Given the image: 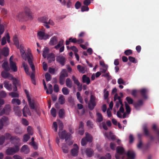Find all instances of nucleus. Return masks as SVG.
Instances as JSON below:
<instances>
[{"mask_svg":"<svg viewBox=\"0 0 159 159\" xmlns=\"http://www.w3.org/2000/svg\"><path fill=\"white\" fill-rule=\"evenodd\" d=\"M93 141V137L88 133H85V136L83 138L81 141V144L82 146H85L87 142L91 143Z\"/></svg>","mask_w":159,"mask_h":159,"instance_id":"obj_1","label":"nucleus"},{"mask_svg":"<svg viewBox=\"0 0 159 159\" xmlns=\"http://www.w3.org/2000/svg\"><path fill=\"white\" fill-rule=\"evenodd\" d=\"M19 147L18 145H15L14 147L10 148L7 149L6 153L8 155L14 154L19 150Z\"/></svg>","mask_w":159,"mask_h":159,"instance_id":"obj_2","label":"nucleus"},{"mask_svg":"<svg viewBox=\"0 0 159 159\" xmlns=\"http://www.w3.org/2000/svg\"><path fill=\"white\" fill-rule=\"evenodd\" d=\"M58 135L61 139H65V141L67 143L68 141L69 140L70 135L67 133L65 130H64L61 133L59 132Z\"/></svg>","mask_w":159,"mask_h":159,"instance_id":"obj_3","label":"nucleus"},{"mask_svg":"<svg viewBox=\"0 0 159 159\" xmlns=\"http://www.w3.org/2000/svg\"><path fill=\"white\" fill-rule=\"evenodd\" d=\"M56 61L62 66H64L65 64L66 59L64 56L60 55L56 57Z\"/></svg>","mask_w":159,"mask_h":159,"instance_id":"obj_4","label":"nucleus"},{"mask_svg":"<svg viewBox=\"0 0 159 159\" xmlns=\"http://www.w3.org/2000/svg\"><path fill=\"white\" fill-rule=\"evenodd\" d=\"M9 123L8 118L6 116H3L0 119V129H2L4 125L6 126Z\"/></svg>","mask_w":159,"mask_h":159,"instance_id":"obj_5","label":"nucleus"},{"mask_svg":"<svg viewBox=\"0 0 159 159\" xmlns=\"http://www.w3.org/2000/svg\"><path fill=\"white\" fill-rule=\"evenodd\" d=\"M37 35L38 38L40 40H46L48 39L49 37L48 34L41 31H39Z\"/></svg>","mask_w":159,"mask_h":159,"instance_id":"obj_6","label":"nucleus"},{"mask_svg":"<svg viewBox=\"0 0 159 159\" xmlns=\"http://www.w3.org/2000/svg\"><path fill=\"white\" fill-rule=\"evenodd\" d=\"M33 57L31 54L28 55L27 56V58L28 63L31 67L32 70L34 71L35 70V68L33 62Z\"/></svg>","mask_w":159,"mask_h":159,"instance_id":"obj_7","label":"nucleus"},{"mask_svg":"<svg viewBox=\"0 0 159 159\" xmlns=\"http://www.w3.org/2000/svg\"><path fill=\"white\" fill-rule=\"evenodd\" d=\"M9 54V49L7 47H5L2 49H0V58L2 56L7 57Z\"/></svg>","mask_w":159,"mask_h":159,"instance_id":"obj_8","label":"nucleus"},{"mask_svg":"<svg viewBox=\"0 0 159 159\" xmlns=\"http://www.w3.org/2000/svg\"><path fill=\"white\" fill-rule=\"evenodd\" d=\"M20 139L18 137L16 136H13L11 138V143L18 145L19 146H20Z\"/></svg>","mask_w":159,"mask_h":159,"instance_id":"obj_9","label":"nucleus"},{"mask_svg":"<svg viewBox=\"0 0 159 159\" xmlns=\"http://www.w3.org/2000/svg\"><path fill=\"white\" fill-rule=\"evenodd\" d=\"M143 100L141 99H140L137 102H134L133 103V105L136 110H139L140 107L143 105Z\"/></svg>","mask_w":159,"mask_h":159,"instance_id":"obj_10","label":"nucleus"},{"mask_svg":"<svg viewBox=\"0 0 159 159\" xmlns=\"http://www.w3.org/2000/svg\"><path fill=\"white\" fill-rule=\"evenodd\" d=\"M74 148L72 149L71 150V153L73 156H76L78 155V152L79 148L76 144H74Z\"/></svg>","mask_w":159,"mask_h":159,"instance_id":"obj_11","label":"nucleus"},{"mask_svg":"<svg viewBox=\"0 0 159 159\" xmlns=\"http://www.w3.org/2000/svg\"><path fill=\"white\" fill-rule=\"evenodd\" d=\"M139 93L141 96L144 99H147L148 98L147 94L148 93V90L146 89H143L139 90Z\"/></svg>","mask_w":159,"mask_h":159,"instance_id":"obj_12","label":"nucleus"},{"mask_svg":"<svg viewBox=\"0 0 159 159\" xmlns=\"http://www.w3.org/2000/svg\"><path fill=\"white\" fill-rule=\"evenodd\" d=\"M23 116L25 117H27L28 115L31 116V113L29 108L25 106L23 109Z\"/></svg>","mask_w":159,"mask_h":159,"instance_id":"obj_13","label":"nucleus"},{"mask_svg":"<svg viewBox=\"0 0 159 159\" xmlns=\"http://www.w3.org/2000/svg\"><path fill=\"white\" fill-rule=\"evenodd\" d=\"M47 60L49 63H51L55 61V57L54 54L52 53L49 54L47 57Z\"/></svg>","mask_w":159,"mask_h":159,"instance_id":"obj_14","label":"nucleus"},{"mask_svg":"<svg viewBox=\"0 0 159 159\" xmlns=\"http://www.w3.org/2000/svg\"><path fill=\"white\" fill-rule=\"evenodd\" d=\"M57 38L56 36H54L51 38L50 41L49 43L51 45H55L57 43Z\"/></svg>","mask_w":159,"mask_h":159,"instance_id":"obj_15","label":"nucleus"},{"mask_svg":"<svg viewBox=\"0 0 159 159\" xmlns=\"http://www.w3.org/2000/svg\"><path fill=\"white\" fill-rule=\"evenodd\" d=\"M24 10L25 14L26 16H28V19H32V17L30 9L27 7H25Z\"/></svg>","mask_w":159,"mask_h":159,"instance_id":"obj_16","label":"nucleus"},{"mask_svg":"<svg viewBox=\"0 0 159 159\" xmlns=\"http://www.w3.org/2000/svg\"><path fill=\"white\" fill-rule=\"evenodd\" d=\"M82 81L83 83H86L87 84H89L90 82L89 78L85 75L82 76Z\"/></svg>","mask_w":159,"mask_h":159,"instance_id":"obj_17","label":"nucleus"},{"mask_svg":"<svg viewBox=\"0 0 159 159\" xmlns=\"http://www.w3.org/2000/svg\"><path fill=\"white\" fill-rule=\"evenodd\" d=\"M48 19V16H44L39 17L38 19L39 22L43 23L46 24L47 23Z\"/></svg>","mask_w":159,"mask_h":159,"instance_id":"obj_18","label":"nucleus"},{"mask_svg":"<svg viewBox=\"0 0 159 159\" xmlns=\"http://www.w3.org/2000/svg\"><path fill=\"white\" fill-rule=\"evenodd\" d=\"M10 66L11 69L14 72L17 71V68L16 63L12 61H10Z\"/></svg>","mask_w":159,"mask_h":159,"instance_id":"obj_19","label":"nucleus"},{"mask_svg":"<svg viewBox=\"0 0 159 159\" xmlns=\"http://www.w3.org/2000/svg\"><path fill=\"white\" fill-rule=\"evenodd\" d=\"M17 19L20 20H26L25 17L24 16V13L22 12H20L16 16Z\"/></svg>","mask_w":159,"mask_h":159,"instance_id":"obj_20","label":"nucleus"},{"mask_svg":"<svg viewBox=\"0 0 159 159\" xmlns=\"http://www.w3.org/2000/svg\"><path fill=\"white\" fill-rule=\"evenodd\" d=\"M126 155L128 157L131 159H134L135 155L134 152L133 151H128Z\"/></svg>","mask_w":159,"mask_h":159,"instance_id":"obj_21","label":"nucleus"},{"mask_svg":"<svg viewBox=\"0 0 159 159\" xmlns=\"http://www.w3.org/2000/svg\"><path fill=\"white\" fill-rule=\"evenodd\" d=\"M93 151L92 149L90 148H87L85 150V153L87 156L91 157L93 153Z\"/></svg>","mask_w":159,"mask_h":159,"instance_id":"obj_22","label":"nucleus"},{"mask_svg":"<svg viewBox=\"0 0 159 159\" xmlns=\"http://www.w3.org/2000/svg\"><path fill=\"white\" fill-rule=\"evenodd\" d=\"M21 151L25 154H28L29 152V149L28 146L26 145H23L21 148Z\"/></svg>","mask_w":159,"mask_h":159,"instance_id":"obj_23","label":"nucleus"},{"mask_svg":"<svg viewBox=\"0 0 159 159\" xmlns=\"http://www.w3.org/2000/svg\"><path fill=\"white\" fill-rule=\"evenodd\" d=\"M5 114L6 115H9L11 111L10 106L9 105H6L3 108Z\"/></svg>","mask_w":159,"mask_h":159,"instance_id":"obj_24","label":"nucleus"},{"mask_svg":"<svg viewBox=\"0 0 159 159\" xmlns=\"http://www.w3.org/2000/svg\"><path fill=\"white\" fill-rule=\"evenodd\" d=\"M4 86L9 91H11L12 89V85L11 84H9V82L8 81H5L4 82Z\"/></svg>","mask_w":159,"mask_h":159,"instance_id":"obj_25","label":"nucleus"},{"mask_svg":"<svg viewBox=\"0 0 159 159\" xmlns=\"http://www.w3.org/2000/svg\"><path fill=\"white\" fill-rule=\"evenodd\" d=\"M2 76L4 78H9L10 79V76L12 75L9 73L7 72V71H3L1 73Z\"/></svg>","mask_w":159,"mask_h":159,"instance_id":"obj_26","label":"nucleus"},{"mask_svg":"<svg viewBox=\"0 0 159 159\" xmlns=\"http://www.w3.org/2000/svg\"><path fill=\"white\" fill-rule=\"evenodd\" d=\"M29 104L30 108L32 109H34L36 111L37 110L36 108H35L34 106V103L33 101H32L31 98L28 99Z\"/></svg>","mask_w":159,"mask_h":159,"instance_id":"obj_27","label":"nucleus"},{"mask_svg":"<svg viewBox=\"0 0 159 159\" xmlns=\"http://www.w3.org/2000/svg\"><path fill=\"white\" fill-rule=\"evenodd\" d=\"M77 69L80 73L82 74H84L85 73L86 71L85 67L83 66L79 65L77 66Z\"/></svg>","mask_w":159,"mask_h":159,"instance_id":"obj_28","label":"nucleus"},{"mask_svg":"<svg viewBox=\"0 0 159 159\" xmlns=\"http://www.w3.org/2000/svg\"><path fill=\"white\" fill-rule=\"evenodd\" d=\"M66 86L69 88H71L72 87V82L69 78H67L66 81Z\"/></svg>","mask_w":159,"mask_h":159,"instance_id":"obj_29","label":"nucleus"},{"mask_svg":"<svg viewBox=\"0 0 159 159\" xmlns=\"http://www.w3.org/2000/svg\"><path fill=\"white\" fill-rule=\"evenodd\" d=\"M64 41L63 39H61L59 41L57 45H56L54 47V48L57 50L58 49L60 48L63 46V43Z\"/></svg>","mask_w":159,"mask_h":159,"instance_id":"obj_30","label":"nucleus"},{"mask_svg":"<svg viewBox=\"0 0 159 159\" xmlns=\"http://www.w3.org/2000/svg\"><path fill=\"white\" fill-rule=\"evenodd\" d=\"M60 76L65 78L67 77L68 75L66 70L65 69H62L61 72V74Z\"/></svg>","mask_w":159,"mask_h":159,"instance_id":"obj_31","label":"nucleus"},{"mask_svg":"<svg viewBox=\"0 0 159 159\" xmlns=\"http://www.w3.org/2000/svg\"><path fill=\"white\" fill-rule=\"evenodd\" d=\"M10 79L12 80L13 85H19V81L17 80L16 78H14L12 75L10 76Z\"/></svg>","mask_w":159,"mask_h":159,"instance_id":"obj_32","label":"nucleus"},{"mask_svg":"<svg viewBox=\"0 0 159 159\" xmlns=\"http://www.w3.org/2000/svg\"><path fill=\"white\" fill-rule=\"evenodd\" d=\"M116 152L117 153L119 154L120 155H122L124 153V150L122 147L118 146L116 148Z\"/></svg>","mask_w":159,"mask_h":159,"instance_id":"obj_33","label":"nucleus"},{"mask_svg":"<svg viewBox=\"0 0 159 159\" xmlns=\"http://www.w3.org/2000/svg\"><path fill=\"white\" fill-rule=\"evenodd\" d=\"M2 68L6 71L10 70V68L8 66V62L7 61H4L2 65Z\"/></svg>","mask_w":159,"mask_h":159,"instance_id":"obj_34","label":"nucleus"},{"mask_svg":"<svg viewBox=\"0 0 159 159\" xmlns=\"http://www.w3.org/2000/svg\"><path fill=\"white\" fill-rule=\"evenodd\" d=\"M49 25H54V23L51 19H50L48 22L47 21V23L46 24L44 25V26L47 29H48L50 28Z\"/></svg>","mask_w":159,"mask_h":159,"instance_id":"obj_35","label":"nucleus"},{"mask_svg":"<svg viewBox=\"0 0 159 159\" xmlns=\"http://www.w3.org/2000/svg\"><path fill=\"white\" fill-rule=\"evenodd\" d=\"M14 110L18 116H21V112L19 107H14Z\"/></svg>","mask_w":159,"mask_h":159,"instance_id":"obj_36","label":"nucleus"},{"mask_svg":"<svg viewBox=\"0 0 159 159\" xmlns=\"http://www.w3.org/2000/svg\"><path fill=\"white\" fill-rule=\"evenodd\" d=\"M49 49L48 47L44 48L43 53V56L44 58H45L47 57V55L49 53Z\"/></svg>","mask_w":159,"mask_h":159,"instance_id":"obj_37","label":"nucleus"},{"mask_svg":"<svg viewBox=\"0 0 159 159\" xmlns=\"http://www.w3.org/2000/svg\"><path fill=\"white\" fill-rule=\"evenodd\" d=\"M97 116V121L100 122L103 120V117L102 115L99 112H97L96 113Z\"/></svg>","mask_w":159,"mask_h":159,"instance_id":"obj_38","label":"nucleus"},{"mask_svg":"<svg viewBox=\"0 0 159 159\" xmlns=\"http://www.w3.org/2000/svg\"><path fill=\"white\" fill-rule=\"evenodd\" d=\"M19 49L20 50V54L22 57H25L26 54L25 53V52L24 49V48L23 46L21 45H20L19 47Z\"/></svg>","mask_w":159,"mask_h":159,"instance_id":"obj_39","label":"nucleus"},{"mask_svg":"<svg viewBox=\"0 0 159 159\" xmlns=\"http://www.w3.org/2000/svg\"><path fill=\"white\" fill-rule=\"evenodd\" d=\"M22 65L24 68V69L27 74L29 73V67L26 63L25 62H22Z\"/></svg>","mask_w":159,"mask_h":159,"instance_id":"obj_40","label":"nucleus"},{"mask_svg":"<svg viewBox=\"0 0 159 159\" xmlns=\"http://www.w3.org/2000/svg\"><path fill=\"white\" fill-rule=\"evenodd\" d=\"M96 104L95 102H89L88 104V106L90 110H93L96 106Z\"/></svg>","mask_w":159,"mask_h":159,"instance_id":"obj_41","label":"nucleus"},{"mask_svg":"<svg viewBox=\"0 0 159 159\" xmlns=\"http://www.w3.org/2000/svg\"><path fill=\"white\" fill-rule=\"evenodd\" d=\"M13 41L14 44L15 45L16 47L19 48V42L17 37L14 36L13 39Z\"/></svg>","mask_w":159,"mask_h":159,"instance_id":"obj_42","label":"nucleus"},{"mask_svg":"<svg viewBox=\"0 0 159 159\" xmlns=\"http://www.w3.org/2000/svg\"><path fill=\"white\" fill-rule=\"evenodd\" d=\"M11 103L13 104L19 105L20 104L21 102L19 99L14 98L12 100Z\"/></svg>","mask_w":159,"mask_h":159,"instance_id":"obj_43","label":"nucleus"},{"mask_svg":"<svg viewBox=\"0 0 159 159\" xmlns=\"http://www.w3.org/2000/svg\"><path fill=\"white\" fill-rule=\"evenodd\" d=\"M72 79L73 81H74V83L75 84H76L78 86H79L80 85V82L78 79H77L74 75H73L72 76Z\"/></svg>","mask_w":159,"mask_h":159,"instance_id":"obj_44","label":"nucleus"},{"mask_svg":"<svg viewBox=\"0 0 159 159\" xmlns=\"http://www.w3.org/2000/svg\"><path fill=\"white\" fill-rule=\"evenodd\" d=\"M58 101L61 105L64 104L65 103V99L63 95H61L58 99Z\"/></svg>","mask_w":159,"mask_h":159,"instance_id":"obj_45","label":"nucleus"},{"mask_svg":"<svg viewBox=\"0 0 159 159\" xmlns=\"http://www.w3.org/2000/svg\"><path fill=\"white\" fill-rule=\"evenodd\" d=\"M63 152L65 153H67L68 152V148L65 144H63L62 147Z\"/></svg>","mask_w":159,"mask_h":159,"instance_id":"obj_46","label":"nucleus"},{"mask_svg":"<svg viewBox=\"0 0 159 159\" xmlns=\"http://www.w3.org/2000/svg\"><path fill=\"white\" fill-rule=\"evenodd\" d=\"M125 106L126 110V113L128 114H129L131 111V109L129 106L126 102H125Z\"/></svg>","mask_w":159,"mask_h":159,"instance_id":"obj_47","label":"nucleus"},{"mask_svg":"<svg viewBox=\"0 0 159 159\" xmlns=\"http://www.w3.org/2000/svg\"><path fill=\"white\" fill-rule=\"evenodd\" d=\"M62 91L64 95H67L69 93V90L66 87H64L62 89Z\"/></svg>","mask_w":159,"mask_h":159,"instance_id":"obj_48","label":"nucleus"},{"mask_svg":"<svg viewBox=\"0 0 159 159\" xmlns=\"http://www.w3.org/2000/svg\"><path fill=\"white\" fill-rule=\"evenodd\" d=\"M65 114V110L63 109H60L59 111V116L60 118H62Z\"/></svg>","mask_w":159,"mask_h":159,"instance_id":"obj_49","label":"nucleus"},{"mask_svg":"<svg viewBox=\"0 0 159 159\" xmlns=\"http://www.w3.org/2000/svg\"><path fill=\"white\" fill-rule=\"evenodd\" d=\"M143 130L144 134L147 136H149V133L146 126L144 125L143 127Z\"/></svg>","mask_w":159,"mask_h":159,"instance_id":"obj_50","label":"nucleus"},{"mask_svg":"<svg viewBox=\"0 0 159 159\" xmlns=\"http://www.w3.org/2000/svg\"><path fill=\"white\" fill-rule=\"evenodd\" d=\"M65 78L59 76V83L61 85L64 84L65 82Z\"/></svg>","mask_w":159,"mask_h":159,"instance_id":"obj_51","label":"nucleus"},{"mask_svg":"<svg viewBox=\"0 0 159 159\" xmlns=\"http://www.w3.org/2000/svg\"><path fill=\"white\" fill-rule=\"evenodd\" d=\"M30 137L28 134H26L24 135L23 138V141L24 142H26L30 139Z\"/></svg>","mask_w":159,"mask_h":159,"instance_id":"obj_52","label":"nucleus"},{"mask_svg":"<svg viewBox=\"0 0 159 159\" xmlns=\"http://www.w3.org/2000/svg\"><path fill=\"white\" fill-rule=\"evenodd\" d=\"M51 113L53 117H55L57 116L56 110L54 108L52 107L51 110Z\"/></svg>","mask_w":159,"mask_h":159,"instance_id":"obj_53","label":"nucleus"},{"mask_svg":"<svg viewBox=\"0 0 159 159\" xmlns=\"http://www.w3.org/2000/svg\"><path fill=\"white\" fill-rule=\"evenodd\" d=\"M126 100L129 104H133V100L130 97H127L126 98Z\"/></svg>","mask_w":159,"mask_h":159,"instance_id":"obj_54","label":"nucleus"},{"mask_svg":"<svg viewBox=\"0 0 159 159\" xmlns=\"http://www.w3.org/2000/svg\"><path fill=\"white\" fill-rule=\"evenodd\" d=\"M46 80L47 81H50L51 79V75L48 73H46L45 75Z\"/></svg>","mask_w":159,"mask_h":159,"instance_id":"obj_55","label":"nucleus"},{"mask_svg":"<svg viewBox=\"0 0 159 159\" xmlns=\"http://www.w3.org/2000/svg\"><path fill=\"white\" fill-rule=\"evenodd\" d=\"M27 131L28 134L29 135H32L33 134V132L32 128L30 126H28L27 128Z\"/></svg>","mask_w":159,"mask_h":159,"instance_id":"obj_56","label":"nucleus"},{"mask_svg":"<svg viewBox=\"0 0 159 159\" xmlns=\"http://www.w3.org/2000/svg\"><path fill=\"white\" fill-rule=\"evenodd\" d=\"M124 54L126 56H129L132 54V51L130 49L125 50L124 52Z\"/></svg>","mask_w":159,"mask_h":159,"instance_id":"obj_57","label":"nucleus"},{"mask_svg":"<svg viewBox=\"0 0 159 159\" xmlns=\"http://www.w3.org/2000/svg\"><path fill=\"white\" fill-rule=\"evenodd\" d=\"M104 98L106 99L109 96V92L107 91L106 89H105L104 90Z\"/></svg>","mask_w":159,"mask_h":159,"instance_id":"obj_58","label":"nucleus"},{"mask_svg":"<svg viewBox=\"0 0 159 159\" xmlns=\"http://www.w3.org/2000/svg\"><path fill=\"white\" fill-rule=\"evenodd\" d=\"M153 129L157 133L158 135L159 136V130L157 128L156 125L154 124L152 127Z\"/></svg>","mask_w":159,"mask_h":159,"instance_id":"obj_59","label":"nucleus"},{"mask_svg":"<svg viewBox=\"0 0 159 159\" xmlns=\"http://www.w3.org/2000/svg\"><path fill=\"white\" fill-rule=\"evenodd\" d=\"M129 60L131 62H133L134 63H136L137 62V61H136L135 58L131 57L129 56L128 57Z\"/></svg>","mask_w":159,"mask_h":159,"instance_id":"obj_60","label":"nucleus"},{"mask_svg":"<svg viewBox=\"0 0 159 159\" xmlns=\"http://www.w3.org/2000/svg\"><path fill=\"white\" fill-rule=\"evenodd\" d=\"M9 94L12 98L18 97L19 95L18 93L13 92L10 93Z\"/></svg>","mask_w":159,"mask_h":159,"instance_id":"obj_61","label":"nucleus"},{"mask_svg":"<svg viewBox=\"0 0 159 159\" xmlns=\"http://www.w3.org/2000/svg\"><path fill=\"white\" fill-rule=\"evenodd\" d=\"M89 10V8L88 6H83L81 8V11L82 12L87 11Z\"/></svg>","mask_w":159,"mask_h":159,"instance_id":"obj_62","label":"nucleus"},{"mask_svg":"<svg viewBox=\"0 0 159 159\" xmlns=\"http://www.w3.org/2000/svg\"><path fill=\"white\" fill-rule=\"evenodd\" d=\"M48 90L49 91V93L50 94H52L53 92V89H52V85L50 84H48Z\"/></svg>","mask_w":159,"mask_h":159,"instance_id":"obj_63","label":"nucleus"},{"mask_svg":"<svg viewBox=\"0 0 159 159\" xmlns=\"http://www.w3.org/2000/svg\"><path fill=\"white\" fill-rule=\"evenodd\" d=\"M81 6V4L79 1H77L75 3V6L76 9H78L80 8Z\"/></svg>","mask_w":159,"mask_h":159,"instance_id":"obj_64","label":"nucleus"}]
</instances>
